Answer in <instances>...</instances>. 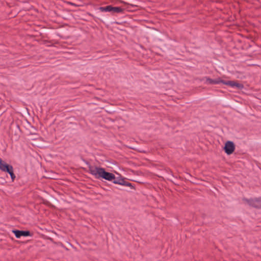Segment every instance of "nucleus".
<instances>
[{"label": "nucleus", "instance_id": "nucleus-1", "mask_svg": "<svg viewBox=\"0 0 261 261\" xmlns=\"http://www.w3.org/2000/svg\"><path fill=\"white\" fill-rule=\"evenodd\" d=\"M89 170V172L97 179L102 178L109 181H112L115 178L114 174L106 172L102 168L90 166Z\"/></svg>", "mask_w": 261, "mask_h": 261}, {"label": "nucleus", "instance_id": "nucleus-2", "mask_svg": "<svg viewBox=\"0 0 261 261\" xmlns=\"http://www.w3.org/2000/svg\"><path fill=\"white\" fill-rule=\"evenodd\" d=\"M205 80V83L208 84H218L220 83H222L225 85H227L231 87H236L238 89H242L244 88V85L243 84L234 81H226L221 80L219 77L215 80H213L208 77H206Z\"/></svg>", "mask_w": 261, "mask_h": 261}, {"label": "nucleus", "instance_id": "nucleus-3", "mask_svg": "<svg viewBox=\"0 0 261 261\" xmlns=\"http://www.w3.org/2000/svg\"><path fill=\"white\" fill-rule=\"evenodd\" d=\"M0 170L3 172H8L10 174L12 181H14L16 176L13 172V168L12 166L10 165L1 159H0Z\"/></svg>", "mask_w": 261, "mask_h": 261}, {"label": "nucleus", "instance_id": "nucleus-4", "mask_svg": "<svg viewBox=\"0 0 261 261\" xmlns=\"http://www.w3.org/2000/svg\"><path fill=\"white\" fill-rule=\"evenodd\" d=\"M243 201H245L249 205L252 207L255 208H261V200L259 199H247L246 198H244Z\"/></svg>", "mask_w": 261, "mask_h": 261}, {"label": "nucleus", "instance_id": "nucleus-5", "mask_svg": "<svg viewBox=\"0 0 261 261\" xmlns=\"http://www.w3.org/2000/svg\"><path fill=\"white\" fill-rule=\"evenodd\" d=\"M224 149L227 154H231L235 149L234 143L231 141H227L225 144Z\"/></svg>", "mask_w": 261, "mask_h": 261}, {"label": "nucleus", "instance_id": "nucleus-6", "mask_svg": "<svg viewBox=\"0 0 261 261\" xmlns=\"http://www.w3.org/2000/svg\"><path fill=\"white\" fill-rule=\"evenodd\" d=\"M12 232L15 234L17 238H20L22 236L27 237L31 235L29 231L13 230Z\"/></svg>", "mask_w": 261, "mask_h": 261}, {"label": "nucleus", "instance_id": "nucleus-7", "mask_svg": "<svg viewBox=\"0 0 261 261\" xmlns=\"http://www.w3.org/2000/svg\"><path fill=\"white\" fill-rule=\"evenodd\" d=\"M123 9L121 7H113L111 10L112 13H119L122 12Z\"/></svg>", "mask_w": 261, "mask_h": 261}, {"label": "nucleus", "instance_id": "nucleus-8", "mask_svg": "<svg viewBox=\"0 0 261 261\" xmlns=\"http://www.w3.org/2000/svg\"><path fill=\"white\" fill-rule=\"evenodd\" d=\"M112 9V6L111 5L107 6L106 7H100L99 9L102 12H111Z\"/></svg>", "mask_w": 261, "mask_h": 261}, {"label": "nucleus", "instance_id": "nucleus-9", "mask_svg": "<svg viewBox=\"0 0 261 261\" xmlns=\"http://www.w3.org/2000/svg\"><path fill=\"white\" fill-rule=\"evenodd\" d=\"M113 180H114L113 182L114 184H119V185H123V184L124 183V181H125L123 179H116V178H115V179H113Z\"/></svg>", "mask_w": 261, "mask_h": 261}, {"label": "nucleus", "instance_id": "nucleus-10", "mask_svg": "<svg viewBox=\"0 0 261 261\" xmlns=\"http://www.w3.org/2000/svg\"><path fill=\"white\" fill-rule=\"evenodd\" d=\"M123 186H127V187H133L131 183L128 182H126L125 181H124V183L123 184Z\"/></svg>", "mask_w": 261, "mask_h": 261}, {"label": "nucleus", "instance_id": "nucleus-11", "mask_svg": "<svg viewBox=\"0 0 261 261\" xmlns=\"http://www.w3.org/2000/svg\"><path fill=\"white\" fill-rule=\"evenodd\" d=\"M68 4H69V5H71L75 6V5L74 3H71V2H68Z\"/></svg>", "mask_w": 261, "mask_h": 261}]
</instances>
